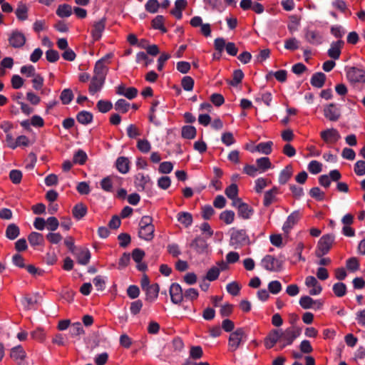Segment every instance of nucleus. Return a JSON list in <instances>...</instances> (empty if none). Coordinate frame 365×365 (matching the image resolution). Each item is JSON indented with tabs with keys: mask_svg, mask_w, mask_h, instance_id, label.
<instances>
[{
	"mask_svg": "<svg viewBox=\"0 0 365 365\" xmlns=\"http://www.w3.org/2000/svg\"><path fill=\"white\" fill-rule=\"evenodd\" d=\"M150 216H143L139 222L138 236L146 241L151 240L154 237V225Z\"/></svg>",
	"mask_w": 365,
	"mask_h": 365,
	"instance_id": "nucleus-1",
	"label": "nucleus"
},
{
	"mask_svg": "<svg viewBox=\"0 0 365 365\" xmlns=\"http://www.w3.org/2000/svg\"><path fill=\"white\" fill-rule=\"evenodd\" d=\"M335 240L334 235L331 234L324 235L318 241L315 250V255L318 257H322L331 250Z\"/></svg>",
	"mask_w": 365,
	"mask_h": 365,
	"instance_id": "nucleus-2",
	"label": "nucleus"
},
{
	"mask_svg": "<svg viewBox=\"0 0 365 365\" xmlns=\"http://www.w3.org/2000/svg\"><path fill=\"white\" fill-rule=\"evenodd\" d=\"M249 237L244 230H237L232 228L230 231V245L237 248L240 246L247 244Z\"/></svg>",
	"mask_w": 365,
	"mask_h": 365,
	"instance_id": "nucleus-3",
	"label": "nucleus"
},
{
	"mask_svg": "<svg viewBox=\"0 0 365 365\" xmlns=\"http://www.w3.org/2000/svg\"><path fill=\"white\" fill-rule=\"evenodd\" d=\"M346 78L351 83H365V70L357 67H349L346 69Z\"/></svg>",
	"mask_w": 365,
	"mask_h": 365,
	"instance_id": "nucleus-4",
	"label": "nucleus"
},
{
	"mask_svg": "<svg viewBox=\"0 0 365 365\" xmlns=\"http://www.w3.org/2000/svg\"><path fill=\"white\" fill-rule=\"evenodd\" d=\"M299 333L293 327H289L284 331L280 329L279 348L284 349L293 343Z\"/></svg>",
	"mask_w": 365,
	"mask_h": 365,
	"instance_id": "nucleus-5",
	"label": "nucleus"
},
{
	"mask_svg": "<svg viewBox=\"0 0 365 365\" xmlns=\"http://www.w3.org/2000/svg\"><path fill=\"white\" fill-rule=\"evenodd\" d=\"M245 331L242 328L237 329L230 334L228 347L230 351H236L243 341Z\"/></svg>",
	"mask_w": 365,
	"mask_h": 365,
	"instance_id": "nucleus-6",
	"label": "nucleus"
},
{
	"mask_svg": "<svg viewBox=\"0 0 365 365\" xmlns=\"http://www.w3.org/2000/svg\"><path fill=\"white\" fill-rule=\"evenodd\" d=\"M260 264L264 269L269 272H279L282 268L281 262L270 255L264 257Z\"/></svg>",
	"mask_w": 365,
	"mask_h": 365,
	"instance_id": "nucleus-7",
	"label": "nucleus"
},
{
	"mask_svg": "<svg viewBox=\"0 0 365 365\" xmlns=\"http://www.w3.org/2000/svg\"><path fill=\"white\" fill-rule=\"evenodd\" d=\"M320 137L328 145H333L341 138L339 131L335 128H327L320 133Z\"/></svg>",
	"mask_w": 365,
	"mask_h": 365,
	"instance_id": "nucleus-8",
	"label": "nucleus"
},
{
	"mask_svg": "<svg viewBox=\"0 0 365 365\" xmlns=\"http://www.w3.org/2000/svg\"><path fill=\"white\" fill-rule=\"evenodd\" d=\"M190 25L194 27H200V32L205 37L211 35V26L210 24H203L202 19L199 16H193L190 21Z\"/></svg>",
	"mask_w": 365,
	"mask_h": 365,
	"instance_id": "nucleus-9",
	"label": "nucleus"
},
{
	"mask_svg": "<svg viewBox=\"0 0 365 365\" xmlns=\"http://www.w3.org/2000/svg\"><path fill=\"white\" fill-rule=\"evenodd\" d=\"M9 42L10 46L14 48L22 47L26 42V37L24 34L18 30L11 31L9 36Z\"/></svg>",
	"mask_w": 365,
	"mask_h": 365,
	"instance_id": "nucleus-10",
	"label": "nucleus"
},
{
	"mask_svg": "<svg viewBox=\"0 0 365 365\" xmlns=\"http://www.w3.org/2000/svg\"><path fill=\"white\" fill-rule=\"evenodd\" d=\"M305 285L309 289V293L310 295H319L322 291V287L317 279L313 276H308L305 279Z\"/></svg>",
	"mask_w": 365,
	"mask_h": 365,
	"instance_id": "nucleus-11",
	"label": "nucleus"
},
{
	"mask_svg": "<svg viewBox=\"0 0 365 365\" xmlns=\"http://www.w3.org/2000/svg\"><path fill=\"white\" fill-rule=\"evenodd\" d=\"M170 299L173 304H178L183 300L184 293L181 286L178 283H173L169 289Z\"/></svg>",
	"mask_w": 365,
	"mask_h": 365,
	"instance_id": "nucleus-12",
	"label": "nucleus"
},
{
	"mask_svg": "<svg viewBox=\"0 0 365 365\" xmlns=\"http://www.w3.org/2000/svg\"><path fill=\"white\" fill-rule=\"evenodd\" d=\"M233 206L237 207L238 215L243 219H249L252 215V209L246 203L241 201L240 199H237L232 202Z\"/></svg>",
	"mask_w": 365,
	"mask_h": 365,
	"instance_id": "nucleus-13",
	"label": "nucleus"
},
{
	"mask_svg": "<svg viewBox=\"0 0 365 365\" xmlns=\"http://www.w3.org/2000/svg\"><path fill=\"white\" fill-rule=\"evenodd\" d=\"M301 215L299 211H294L287 218L282 226V230L285 235H288L293 227L297 223L300 219Z\"/></svg>",
	"mask_w": 365,
	"mask_h": 365,
	"instance_id": "nucleus-14",
	"label": "nucleus"
},
{
	"mask_svg": "<svg viewBox=\"0 0 365 365\" xmlns=\"http://www.w3.org/2000/svg\"><path fill=\"white\" fill-rule=\"evenodd\" d=\"M299 304L305 309H314L318 310L322 307L323 303L320 300H314L309 296H303L299 299Z\"/></svg>",
	"mask_w": 365,
	"mask_h": 365,
	"instance_id": "nucleus-15",
	"label": "nucleus"
},
{
	"mask_svg": "<svg viewBox=\"0 0 365 365\" xmlns=\"http://www.w3.org/2000/svg\"><path fill=\"white\" fill-rule=\"evenodd\" d=\"M280 329H272L264 339V346L267 349L272 348L277 342L279 344Z\"/></svg>",
	"mask_w": 365,
	"mask_h": 365,
	"instance_id": "nucleus-16",
	"label": "nucleus"
},
{
	"mask_svg": "<svg viewBox=\"0 0 365 365\" xmlns=\"http://www.w3.org/2000/svg\"><path fill=\"white\" fill-rule=\"evenodd\" d=\"M344 44V42L341 40L333 41L327 51L328 56L333 59H338L340 57L341 51Z\"/></svg>",
	"mask_w": 365,
	"mask_h": 365,
	"instance_id": "nucleus-17",
	"label": "nucleus"
},
{
	"mask_svg": "<svg viewBox=\"0 0 365 365\" xmlns=\"http://www.w3.org/2000/svg\"><path fill=\"white\" fill-rule=\"evenodd\" d=\"M107 60L108 58L104 57L101 58L96 63L94 67V76H98L106 78L108 72V67L106 63Z\"/></svg>",
	"mask_w": 365,
	"mask_h": 365,
	"instance_id": "nucleus-18",
	"label": "nucleus"
},
{
	"mask_svg": "<svg viewBox=\"0 0 365 365\" xmlns=\"http://www.w3.org/2000/svg\"><path fill=\"white\" fill-rule=\"evenodd\" d=\"M306 40L314 45H319L323 42L322 34L317 30H309L305 34Z\"/></svg>",
	"mask_w": 365,
	"mask_h": 365,
	"instance_id": "nucleus-19",
	"label": "nucleus"
},
{
	"mask_svg": "<svg viewBox=\"0 0 365 365\" xmlns=\"http://www.w3.org/2000/svg\"><path fill=\"white\" fill-rule=\"evenodd\" d=\"M80 264L86 265L91 259V252L88 248H80L73 252Z\"/></svg>",
	"mask_w": 365,
	"mask_h": 365,
	"instance_id": "nucleus-20",
	"label": "nucleus"
},
{
	"mask_svg": "<svg viewBox=\"0 0 365 365\" xmlns=\"http://www.w3.org/2000/svg\"><path fill=\"white\" fill-rule=\"evenodd\" d=\"M324 115L330 121H336L340 117V112L334 104H329L324 108Z\"/></svg>",
	"mask_w": 365,
	"mask_h": 365,
	"instance_id": "nucleus-21",
	"label": "nucleus"
},
{
	"mask_svg": "<svg viewBox=\"0 0 365 365\" xmlns=\"http://www.w3.org/2000/svg\"><path fill=\"white\" fill-rule=\"evenodd\" d=\"M116 93L118 95L123 96L131 100L136 97L138 94V90L133 87L126 88L123 85H119L116 88Z\"/></svg>",
	"mask_w": 365,
	"mask_h": 365,
	"instance_id": "nucleus-22",
	"label": "nucleus"
},
{
	"mask_svg": "<svg viewBox=\"0 0 365 365\" xmlns=\"http://www.w3.org/2000/svg\"><path fill=\"white\" fill-rule=\"evenodd\" d=\"M38 297L36 294H26L21 300V304L25 309H31L34 308L38 302Z\"/></svg>",
	"mask_w": 365,
	"mask_h": 365,
	"instance_id": "nucleus-23",
	"label": "nucleus"
},
{
	"mask_svg": "<svg viewBox=\"0 0 365 365\" xmlns=\"http://www.w3.org/2000/svg\"><path fill=\"white\" fill-rule=\"evenodd\" d=\"M187 5V0H176L175 2V6L170 11L171 14L176 19H181L182 17V12L186 8Z\"/></svg>",
	"mask_w": 365,
	"mask_h": 365,
	"instance_id": "nucleus-24",
	"label": "nucleus"
},
{
	"mask_svg": "<svg viewBox=\"0 0 365 365\" xmlns=\"http://www.w3.org/2000/svg\"><path fill=\"white\" fill-rule=\"evenodd\" d=\"M105 79L106 78L102 77L93 76L89 86L90 93L94 94L96 92L99 91L104 83Z\"/></svg>",
	"mask_w": 365,
	"mask_h": 365,
	"instance_id": "nucleus-25",
	"label": "nucleus"
},
{
	"mask_svg": "<svg viewBox=\"0 0 365 365\" xmlns=\"http://www.w3.org/2000/svg\"><path fill=\"white\" fill-rule=\"evenodd\" d=\"M143 290L146 293V300L154 302L158 297L160 288L158 284H153Z\"/></svg>",
	"mask_w": 365,
	"mask_h": 365,
	"instance_id": "nucleus-26",
	"label": "nucleus"
},
{
	"mask_svg": "<svg viewBox=\"0 0 365 365\" xmlns=\"http://www.w3.org/2000/svg\"><path fill=\"white\" fill-rule=\"evenodd\" d=\"M256 164L259 169V173H263L269 169L273 168V165L267 157H262L256 160Z\"/></svg>",
	"mask_w": 365,
	"mask_h": 365,
	"instance_id": "nucleus-27",
	"label": "nucleus"
},
{
	"mask_svg": "<svg viewBox=\"0 0 365 365\" xmlns=\"http://www.w3.org/2000/svg\"><path fill=\"white\" fill-rule=\"evenodd\" d=\"M10 356L14 360L20 364L24 360L26 352L22 346H17L11 349Z\"/></svg>",
	"mask_w": 365,
	"mask_h": 365,
	"instance_id": "nucleus-28",
	"label": "nucleus"
},
{
	"mask_svg": "<svg viewBox=\"0 0 365 365\" xmlns=\"http://www.w3.org/2000/svg\"><path fill=\"white\" fill-rule=\"evenodd\" d=\"M293 174V168L291 165H287L281 170L279 175V182L282 185L285 184Z\"/></svg>",
	"mask_w": 365,
	"mask_h": 365,
	"instance_id": "nucleus-29",
	"label": "nucleus"
},
{
	"mask_svg": "<svg viewBox=\"0 0 365 365\" xmlns=\"http://www.w3.org/2000/svg\"><path fill=\"white\" fill-rule=\"evenodd\" d=\"M129 163L130 162L128 158H118L115 163L117 170L123 174L127 173L129 171Z\"/></svg>",
	"mask_w": 365,
	"mask_h": 365,
	"instance_id": "nucleus-30",
	"label": "nucleus"
},
{
	"mask_svg": "<svg viewBox=\"0 0 365 365\" xmlns=\"http://www.w3.org/2000/svg\"><path fill=\"white\" fill-rule=\"evenodd\" d=\"M105 29V21L104 20H100L96 22L93 25V29L92 30V36L95 40H98L102 35L103 31Z\"/></svg>",
	"mask_w": 365,
	"mask_h": 365,
	"instance_id": "nucleus-31",
	"label": "nucleus"
},
{
	"mask_svg": "<svg viewBox=\"0 0 365 365\" xmlns=\"http://www.w3.org/2000/svg\"><path fill=\"white\" fill-rule=\"evenodd\" d=\"M177 219L179 222L187 227L192 223V216L190 212H180L177 215Z\"/></svg>",
	"mask_w": 365,
	"mask_h": 365,
	"instance_id": "nucleus-32",
	"label": "nucleus"
},
{
	"mask_svg": "<svg viewBox=\"0 0 365 365\" xmlns=\"http://www.w3.org/2000/svg\"><path fill=\"white\" fill-rule=\"evenodd\" d=\"M326 76L322 73H316L311 78V84L316 88H322L325 82Z\"/></svg>",
	"mask_w": 365,
	"mask_h": 365,
	"instance_id": "nucleus-33",
	"label": "nucleus"
},
{
	"mask_svg": "<svg viewBox=\"0 0 365 365\" xmlns=\"http://www.w3.org/2000/svg\"><path fill=\"white\" fill-rule=\"evenodd\" d=\"M28 10V7L25 4L19 3L15 11L17 19L20 21L27 19Z\"/></svg>",
	"mask_w": 365,
	"mask_h": 365,
	"instance_id": "nucleus-34",
	"label": "nucleus"
},
{
	"mask_svg": "<svg viewBox=\"0 0 365 365\" xmlns=\"http://www.w3.org/2000/svg\"><path fill=\"white\" fill-rule=\"evenodd\" d=\"M56 14L61 18H66L72 14V7L66 4H61L58 6Z\"/></svg>",
	"mask_w": 365,
	"mask_h": 365,
	"instance_id": "nucleus-35",
	"label": "nucleus"
},
{
	"mask_svg": "<svg viewBox=\"0 0 365 365\" xmlns=\"http://www.w3.org/2000/svg\"><path fill=\"white\" fill-rule=\"evenodd\" d=\"M272 145L273 143L272 141L260 143L255 147V150L264 155H269L272 153Z\"/></svg>",
	"mask_w": 365,
	"mask_h": 365,
	"instance_id": "nucleus-36",
	"label": "nucleus"
},
{
	"mask_svg": "<svg viewBox=\"0 0 365 365\" xmlns=\"http://www.w3.org/2000/svg\"><path fill=\"white\" fill-rule=\"evenodd\" d=\"M19 228L15 224H10L6 230V237L9 240H15L19 235Z\"/></svg>",
	"mask_w": 365,
	"mask_h": 365,
	"instance_id": "nucleus-37",
	"label": "nucleus"
},
{
	"mask_svg": "<svg viewBox=\"0 0 365 365\" xmlns=\"http://www.w3.org/2000/svg\"><path fill=\"white\" fill-rule=\"evenodd\" d=\"M86 212V207L81 203L76 205L73 209V215L77 220H81L82 217H83Z\"/></svg>",
	"mask_w": 365,
	"mask_h": 365,
	"instance_id": "nucleus-38",
	"label": "nucleus"
},
{
	"mask_svg": "<svg viewBox=\"0 0 365 365\" xmlns=\"http://www.w3.org/2000/svg\"><path fill=\"white\" fill-rule=\"evenodd\" d=\"M197 134L196 128L192 125H185L182 128V136L186 139H193Z\"/></svg>",
	"mask_w": 365,
	"mask_h": 365,
	"instance_id": "nucleus-39",
	"label": "nucleus"
},
{
	"mask_svg": "<svg viewBox=\"0 0 365 365\" xmlns=\"http://www.w3.org/2000/svg\"><path fill=\"white\" fill-rule=\"evenodd\" d=\"M28 240L31 245L37 246L43 243V237L41 233L33 232L29 235Z\"/></svg>",
	"mask_w": 365,
	"mask_h": 365,
	"instance_id": "nucleus-40",
	"label": "nucleus"
},
{
	"mask_svg": "<svg viewBox=\"0 0 365 365\" xmlns=\"http://www.w3.org/2000/svg\"><path fill=\"white\" fill-rule=\"evenodd\" d=\"M165 19L163 16L158 15L152 21V26L155 29H158L161 31L163 33H165L167 31V29H165L164 26Z\"/></svg>",
	"mask_w": 365,
	"mask_h": 365,
	"instance_id": "nucleus-41",
	"label": "nucleus"
},
{
	"mask_svg": "<svg viewBox=\"0 0 365 365\" xmlns=\"http://www.w3.org/2000/svg\"><path fill=\"white\" fill-rule=\"evenodd\" d=\"M76 118L78 123L86 125L92 121L93 115L90 112L83 110L78 113Z\"/></svg>",
	"mask_w": 365,
	"mask_h": 365,
	"instance_id": "nucleus-42",
	"label": "nucleus"
},
{
	"mask_svg": "<svg viewBox=\"0 0 365 365\" xmlns=\"http://www.w3.org/2000/svg\"><path fill=\"white\" fill-rule=\"evenodd\" d=\"M270 182L267 179L264 178H258L255 181V190L257 193H261L262 190L267 186Z\"/></svg>",
	"mask_w": 365,
	"mask_h": 365,
	"instance_id": "nucleus-43",
	"label": "nucleus"
},
{
	"mask_svg": "<svg viewBox=\"0 0 365 365\" xmlns=\"http://www.w3.org/2000/svg\"><path fill=\"white\" fill-rule=\"evenodd\" d=\"M225 192L227 197L232 200L233 202L237 199H239L237 197L238 187L236 184H231L225 189Z\"/></svg>",
	"mask_w": 365,
	"mask_h": 365,
	"instance_id": "nucleus-44",
	"label": "nucleus"
},
{
	"mask_svg": "<svg viewBox=\"0 0 365 365\" xmlns=\"http://www.w3.org/2000/svg\"><path fill=\"white\" fill-rule=\"evenodd\" d=\"M73 98V94L71 89L66 88L62 91L60 96V99L63 104L67 105L70 103L72 101Z\"/></svg>",
	"mask_w": 365,
	"mask_h": 365,
	"instance_id": "nucleus-45",
	"label": "nucleus"
},
{
	"mask_svg": "<svg viewBox=\"0 0 365 365\" xmlns=\"http://www.w3.org/2000/svg\"><path fill=\"white\" fill-rule=\"evenodd\" d=\"M277 192V189L276 187H274L265 192L263 202L265 206H269V205L272 204V202L274 201Z\"/></svg>",
	"mask_w": 365,
	"mask_h": 365,
	"instance_id": "nucleus-46",
	"label": "nucleus"
},
{
	"mask_svg": "<svg viewBox=\"0 0 365 365\" xmlns=\"http://www.w3.org/2000/svg\"><path fill=\"white\" fill-rule=\"evenodd\" d=\"M308 170L313 175H317L322 172V164L317 160H312L308 164Z\"/></svg>",
	"mask_w": 365,
	"mask_h": 365,
	"instance_id": "nucleus-47",
	"label": "nucleus"
},
{
	"mask_svg": "<svg viewBox=\"0 0 365 365\" xmlns=\"http://www.w3.org/2000/svg\"><path fill=\"white\" fill-rule=\"evenodd\" d=\"M333 292L338 297L344 296L346 293V286L342 282H338L333 285Z\"/></svg>",
	"mask_w": 365,
	"mask_h": 365,
	"instance_id": "nucleus-48",
	"label": "nucleus"
},
{
	"mask_svg": "<svg viewBox=\"0 0 365 365\" xmlns=\"http://www.w3.org/2000/svg\"><path fill=\"white\" fill-rule=\"evenodd\" d=\"M130 103L124 99H119L115 103V109L120 113H125L128 111Z\"/></svg>",
	"mask_w": 365,
	"mask_h": 365,
	"instance_id": "nucleus-49",
	"label": "nucleus"
},
{
	"mask_svg": "<svg viewBox=\"0 0 365 365\" xmlns=\"http://www.w3.org/2000/svg\"><path fill=\"white\" fill-rule=\"evenodd\" d=\"M137 148L140 152L148 153L151 150V144L146 139H139L137 142Z\"/></svg>",
	"mask_w": 365,
	"mask_h": 365,
	"instance_id": "nucleus-50",
	"label": "nucleus"
},
{
	"mask_svg": "<svg viewBox=\"0 0 365 365\" xmlns=\"http://www.w3.org/2000/svg\"><path fill=\"white\" fill-rule=\"evenodd\" d=\"M160 6V5L158 0H148L145 5V10L151 14L158 12Z\"/></svg>",
	"mask_w": 365,
	"mask_h": 365,
	"instance_id": "nucleus-51",
	"label": "nucleus"
},
{
	"mask_svg": "<svg viewBox=\"0 0 365 365\" xmlns=\"http://www.w3.org/2000/svg\"><path fill=\"white\" fill-rule=\"evenodd\" d=\"M220 218L227 225L232 224L235 220V212L232 210H225L220 214Z\"/></svg>",
	"mask_w": 365,
	"mask_h": 365,
	"instance_id": "nucleus-52",
	"label": "nucleus"
},
{
	"mask_svg": "<svg viewBox=\"0 0 365 365\" xmlns=\"http://www.w3.org/2000/svg\"><path fill=\"white\" fill-rule=\"evenodd\" d=\"M97 108L100 112L105 113L113 108V104L110 101L101 100L97 103Z\"/></svg>",
	"mask_w": 365,
	"mask_h": 365,
	"instance_id": "nucleus-53",
	"label": "nucleus"
},
{
	"mask_svg": "<svg viewBox=\"0 0 365 365\" xmlns=\"http://www.w3.org/2000/svg\"><path fill=\"white\" fill-rule=\"evenodd\" d=\"M94 286L98 291H103L106 288V279L105 277L98 275L93 279Z\"/></svg>",
	"mask_w": 365,
	"mask_h": 365,
	"instance_id": "nucleus-54",
	"label": "nucleus"
},
{
	"mask_svg": "<svg viewBox=\"0 0 365 365\" xmlns=\"http://www.w3.org/2000/svg\"><path fill=\"white\" fill-rule=\"evenodd\" d=\"M300 24V19L297 16H291L289 17V23L288 24V29L290 32L296 31Z\"/></svg>",
	"mask_w": 365,
	"mask_h": 365,
	"instance_id": "nucleus-55",
	"label": "nucleus"
},
{
	"mask_svg": "<svg viewBox=\"0 0 365 365\" xmlns=\"http://www.w3.org/2000/svg\"><path fill=\"white\" fill-rule=\"evenodd\" d=\"M173 170V164L170 161H165L160 164L158 171L162 174H169Z\"/></svg>",
	"mask_w": 365,
	"mask_h": 365,
	"instance_id": "nucleus-56",
	"label": "nucleus"
},
{
	"mask_svg": "<svg viewBox=\"0 0 365 365\" xmlns=\"http://www.w3.org/2000/svg\"><path fill=\"white\" fill-rule=\"evenodd\" d=\"M203 356V351L201 346H194L190 348V357L192 359H199Z\"/></svg>",
	"mask_w": 365,
	"mask_h": 365,
	"instance_id": "nucleus-57",
	"label": "nucleus"
},
{
	"mask_svg": "<svg viewBox=\"0 0 365 365\" xmlns=\"http://www.w3.org/2000/svg\"><path fill=\"white\" fill-rule=\"evenodd\" d=\"M59 226V222L55 217H49L46 220L47 229L51 232L56 231Z\"/></svg>",
	"mask_w": 365,
	"mask_h": 365,
	"instance_id": "nucleus-58",
	"label": "nucleus"
},
{
	"mask_svg": "<svg viewBox=\"0 0 365 365\" xmlns=\"http://www.w3.org/2000/svg\"><path fill=\"white\" fill-rule=\"evenodd\" d=\"M243 172L249 176L255 177L259 173V169L257 165L246 164Z\"/></svg>",
	"mask_w": 365,
	"mask_h": 365,
	"instance_id": "nucleus-59",
	"label": "nucleus"
},
{
	"mask_svg": "<svg viewBox=\"0 0 365 365\" xmlns=\"http://www.w3.org/2000/svg\"><path fill=\"white\" fill-rule=\"evenodd\" d=\"M309 195L312 197L322 201L324 199L325 194L318 187L312 188L309 191Z\"/></svg>",
	"mask_w": 365,
	"mask_h": 365,
	"instance_id": "nucleus-60",
	"label": "nucleus"
},
{
	"mask_svg": "<svg viewBox=\"0 0 365 365\" xmlns=\"http://www.w3.org/2000/svg\"><path fill=\"white\" fill-rule=\"evenodd\" d=\"M182 87L187 91H190L193 89L194 81L190 76H185L181 81Z\"/></svg>",
	"mask_w": 365,
	"mask_h": 365,
	"instance_id": "nucleus-61",
	"label": "nucleus"
},
{
	"mask_svg": "<svg viewBox=\"0 0 365 365\" xmlns=\"http://www.w3.org/2000/svg\"><path fill=\"white\" fill-rule=\"evenodd\" d=\"M86 153L81 150H78L73 156V162L80 165H83L86 161Z\"/></svg>",
	"mask_w": 365,
	"mask_h": 365,
	"instance_id": "nucleus-62",
	"label": "nucleus"
},
{
	"mask_svg": "<svg viewBox=\"0 0 365 365\" xmlns=\"http://www.w3.org/2000/svg\"><path fill=\"white\" fill-rule=\"evenodd\" d=\"M268 289L272 294H277L282 290V284L277 280L272 281L268 284Z\"/></svg>",
	"mask_w": 365,
	"mask_h": 365,
	"instance_id": "nucleus-63",
	"label": "nucleus"
},
{
	"mask_svg": "<svg viewBox=\"0 0 365 365\" xmlns=\"http://www.w3.org/2000/svg\"><path fill=\"white\" fill-rule=\"evenodd\" d=\"M354 172L359 176L365 175V161L358 160L354 165Z\"/></svg>",
	"mask_w": 365,
	"mask_h": 365,
	"instance_id": "nucleus-64",
	"label": "nucleus"
}]
</instances>
